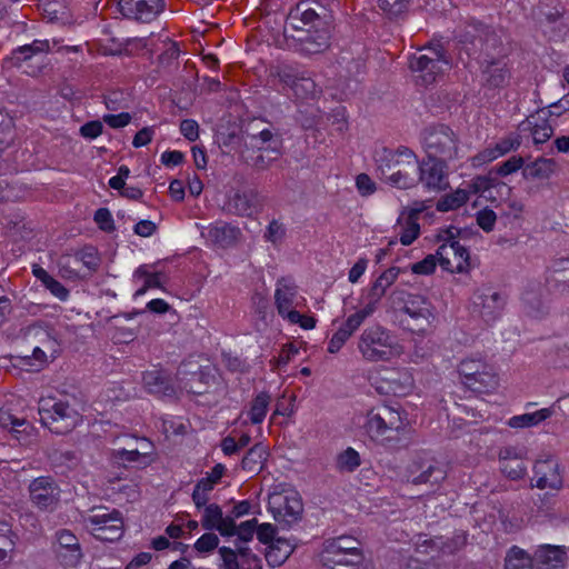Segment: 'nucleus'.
I'll return each instance as SVG.
<instances>
[{"instance_id":"obj_38","label":"nucleus","mask_w":569,"mask_h":569,"mask_svg":"<svg viewBox=\"0 0 569 569\" xmlns=\"http://www.w3.org/2000/svg\"><path fill=\"white\" fill-rule=\"evenodd\" d=\"M535 560L523 549L513 546L505 559V569H533Z\"/></svg>"},{"instance_id":"obj_15","label":"nucleus","mask_w":569,"mask_h":569,"mask_svg":"<svg viewBox=\"0 0 569 569\" xmlns=\"http://www.w3.org/2000/svg\"><path fill=\"white\" fill-rule=\"evenodd\" d=\"M31 501L42 510H52L59 502L60 489L51 477H38L29 486Z\"/></svg>"},{"instance_id":"obj_24","label":"nucleus","mask_w":569,"mask_h":569,"mask_svg":"<svg viewBox=\"0 0 569 569\" xmlns=\"http://www.w3.org/2000/svg\"><path fill=\"white\" fill-rule=\"evenodd\" d=\"M400 273V268L391 267L383 271L371 284L366 295L365 307L375 312L387 289L391 287Z\"/></svg>"},{"instance_id":"obj_19","label":"nucleus","mask_w":569,"mask_h":569,"mask_svg":"<svg viewBox=\"0 0 569 569\" xmlns=\"http://www.w3.org/2000/svg\"><path fill=\"white\" fill-rule=\"evenodd\" d=\"M263 207V199L254 189L236 191L227 202L228 211L241 216L251 217L258 213Z\"/></svg>"},{"instance_id":"obj_5","label":"nucleus","mask_w":569,"mask_h":569,"mask_svg":"<svg viewBox=\"0 0 569 569\" xmlns=\"http://www.w3.org/2000/svg\"><path fill=\"white\" fill-rule=\"evenodd\" d=\"M358 350L363 359L370 362L390 361L400 355V347L393 342L389 331L379 325L362 331Z\"/></svg>"},{"instance_id":"obj_8","label":"nucleus","mask_w":569,"mask_h":569,"mask_svg":"<svg viewBox=\"0 0 569 569\" xmlns=\"http://www.w3.org/2000/svg\"><path fill=\"white\" fill-rule=\"evenodd\" d=\"M450 62L441 44H432L419 50L409 59V68L419 73L421 83L425 86L436 81L437 76L448 69Z\"/></svg>"},{"instance_id":"obj_13","label":"nucleus","mask_w":569,"mask_h":569,"mask_svg":"<svg viewBox=\"0 0 569 569\" xmlns=\"http://www.w3.org/2000/svg\"><path fill=\"white\" fill-rule=\"evenodd\" d=\"M271 76L278 78L281 83L290 87L298 98H313L319 92L315 80L306 72H299L292 66H277L271 70Z\"/></svg>"},{"instance_id":"obj_44","label":"nucleus","mask_w":569,"mask_h":569,"mask_svg":"<svg viewBox=\"0 0 569 569\" xmlns=\"http://www.w3.org/2000/svg\"><path fill=\"white\" fill-rule=\"evenodd\" d=\"M467 538L465 535H456L450 539L443 540L441 537H436L432 542L438 546L442 553L452 555L460 550L466 545Z\"/></svg>"},{"instance_id":"obj_59","label":"nucleus","mask_w":569,"mask_h":569,"mask_svg":"<svg viewBox=\"0 0 569 569\" xmlns=\"http://www.w3.org/2000/svg\"><path fill=\"white\" fill-rule=\"evenodd\" d=\"M569 273V259L561 258L551 264L550 268H548L547 271V278L546 280L555 279V277H562L567 276Z\"/></svg>"},{"instance_id":"obj_62","label":"nucleus","mask_w":569,"mask_h":569,"mask_svg":"<svg viewBox=\"0 0 569 569\" xmlns=\"http://www.w3.org/2000/svg\"><path fill=\"white\" fill-rule=\"evenodd\" d=\"M219 553L222 559L223 569H240L237 552L228 547H221Z\"/></svg>"},{"instance_id":"obj_14","label":"nucleus","mask_w":569,"mask_h":569,"mask_svg":"<svg viewBox=\"0 0 569 569\" xmlns=\"http://www.w3.org/2000/svg\"><path fill=\"white\" fill-rule=\"evenodd\" d=\"M447 163L437 160H422L418 166L417 182L431 192H440L449 187Z\"/></svg>"},{"instance_id":"obj_17","label":"nucleus","mask_w":569,"mask_h":569,"mask_svg":"<svg viewBox=\"0 0 569 569\" xmlns=\"http://www.w3.org/2000/svg\"><path fill=\"white\" fill-rule=\"evenodd\" d=\"M121 13L130 19L149 22L164 8L163 0H119Z\"/></svg>"},{"instance_id":"obj_29","label":"nucleus","mask_w":569,"mask_h":569,"mask_svg":"<svg viewBox=\"0 0 569 569\" xmlns=\"http://www.w3.org/2000/svg\"><path fill=\"white\" fill-rule=\"evenodd\" d=\"M261 124L262 121L251 120L241 130L244 143L247 144V140H249L251 146L259 150L273 140V132L269 128H261Z\"/></svg>"},{"instance_id":"obj_60","label":"nucleus","mask_w":569,"mask_h":569,"mask_svg":"<svg viewBox=\"0 0 569 569\" xmlns=\"http://www.w3.org/2000/svg\"><path fill=\"white\" fill-rule=\"evenodd\" d=\"M356 187L359 193L363 197H368L376 191V183L367 173H360L356 178Z\"/></svg>"},{"instance_id":"obj_4","label":"nucleus","mask_w":569,"mask_h":569,"mask_svg":"<svg viewBox=\"0 0 569 569\" xmlns=\"http://www.w3.org/2000/svg\"><path fill=\"white\" fill-rule=\"evenodd\" d=\"M421 137L428 159L448 163L459 158L460 139L449 126H430L423 130Z\"/></svg>"},{"instance_id":"obj_21","label":"nucleus","mask_w":569,"mask_h":569,"mask_svg":"<svg viewBox=\"0 0 569 569\" xmlns=\"http://www.w3.org/2000/svg\"><path fill=\"white\" fill-rule=\"evenodd\" d=\"M299 42V50L306 54H317L327 50L330 46V28L308 29L292 36Z\"/></svg>"},{"instance_id":"obj_57","label":"nucleus","mask_w":569,"mask_h":569,"mask_svg":"<svg viewBox=\"0 0 569 569\" xmlns=\"http://www.w3.org/2000/svg\"><path fill=\"white\" fill-rule=\"evenodd\" d=\"M134 277L139 279H144L146 288H160L161 283L159 280V273H151L149 272L147 266H140L134 271Z\"/></svg>"},{"instance_id":"obj_42","label":"nucleus","mask_w":569,"mask_h":569,"mask_svg":"<svg viewBox=\"0 0 569 569\" xmlns=\"http://www.w3.org/2000/svg\"><path fill=\"white\" fill-rule=\"evenodd\" d=\"M398 223L400 227V231H399L400 242L403 246H410L418 238V236L420 233V226H419L418 221L402 214L398 219Z\"/></svg>"},{"instance_id":"obj_23","label":"nucleus","mask_w":569,"mask_h":569,"mask_svg":"<svg viewBox=\"0 0 569 569\" xmlns=\"http://www.w3.org/2000/svg\"><path fill=\"white\" fill-rule=\"evenodd\" d=\"M535 486L539 489H560L562 477L555 459L538 460L533 467Z\"/></svg>"},{"instance_id":"obj_32","label":"nucleus","mask_w":569,"mask_h":569,"mask_svg":"<svg viewBox=\"0 0 569 569\" xmlns=\"http://www.w3.org/2000/svg\"><path fill=\"white\" fill-rule=\"evenodd\" d=\"M50 43L48 40H34L30 44L21 46L14 49L11 53L10 61L13 66L18 67L23 61L29 60L31 57L38 53L49 52Z\"/></svg>"},{"instance_id":"obj_54","label":"nucleus","mask_w":569,"mask_h":569,"mask_svg":"<svg viewBox=\"0 0 569 569\" xmlns=\"http://www.w3.org/2000/svg\"><path fill=\"white\" fill-rule=\"evenodd\" d=\"M521 144L519 136H508L496 143L497 153L501 157L512 150H517Z\"/></svg>"},{"instance_id":"obj_45","label":"nucleus","mask_w":569,"mask_h":569,"mask_svg":"<svg viewBox=\"0 0 569 569\" xmlns=\"http://www.w3.org/2000/svg\"><path fill=\"white\" fill-rule=\"evenodd\" d=\"M360 465L359 453L352 449L348 448L338 456L337 459V468L340 471H353Z\"/></svg>"},{"instance_id":"obj_47","label":"nucleus","mask_w":569,"mask_h":569,"mask_svg":"<svg viewBox=\"0 0 569 569\" xmlns=\"http://www.w3.org/2000/svg\"><path fill=\"white\" fill-rule=\"evenodd\" d=\"M373 312H371L369 309L363 307L362 309L358 310L357 312L350 315L346 321L342 323L341 328L346 330L350 336L353 335L355 331H357L360 326L363 323V321L370 317Z\"/></svg>"},{"instance_id":"obj_52","label":"nucleus","mask_w":569,"mask_h":569,"mask_svg":"<svg viewBox=\"0 0 569 569\" xmlns=\"http://www.w3.org/2000/svg\"><path fill=\"white\" fill-rule=\"evenodd\" d=\"M219 538L212 532L202 535L194 543V549L199 552H209L218 547Z\"/></svg>"},{"instance_id":"obj_28","label":"nucleus","mask_w":569,"mask_h":569,"mask_svg":"<svg viewBox=\"0 0 569 569\" xmlns=\"http://www.w3.org/2000/svg\"><path fill=\"white\" fill-rule=\"evenodd\" d=\"M209 239L221 248H228L237 243L241 236L238 227L227 222H217L209 228Z\"/></svg>"},{"instance_id":"obj_1","label":"nucleus","mask_w":569,"mask_h":569,"mask_svg":"<svg viewBox=\"0 0 569 569\" xmlns=\"http://www.w3.org/2000/svg\"><path fill=\"white\" fill-rule=\"evenodd\" d=\"M366 430L371 440L388 449L405 446L411 431L406 413L386 405L368 412Z\"/></svg>"},{"instance_id":"obj_11","label":"nucleus","mask_w":569,"mask_h":569,"mask_svg":"<svg viewBox=\"0 0 569 569\" xmlns=\"http://www.w3.org/2000/svg\"><path fill=\"white\" fill-rule=\"evenodd\" d=\"M439 239L445 242L437 249V257L440 267L449 272H466L470 268V256L459 241L455 240L451 230H442Z\"/></svg>"},{"instance_id":"obj_20","label":"nucleus","mask_w":569,"mask_h":569,"mask_svg":"<svg viewBox=\"0 0 569 569\" xmlns=\"http://www.w3.org/2000/svg\"><path fill=\"white\" fill-rule=\"evenodd\" d=\"M473 303L481 318L489 323L501 316L506 305V297L488 288L475 295Z\"/></svg>"},{"instance_id":"obj_16","label":"nucleus","mask_w":569,"mask_h":569,"mask_svg":"<svg viewBox=\"0 0 569 569\" xmlns=\"http://www.w3.org/2000/svg\"><path fill=\"white\" fill-rule=\"evenodd\" d=\"M493 187L495 184L491 179L487 177H477L470 184V188L472 189L471 191L466 189H457L455 192L443 196L437 202V210L441 212L456 210L469 200L471 192L479 193L488 191L490 193V190Z\"/></svg>"},{"instance_id":"obj_27","label":"nucleus","mask_w":569,"mask_h":569,"mask_svg":"<svg viewBox=\"0 0 569 569\" xmlns=\"http://www.w3.org/2000/svg\"><path fill=\"white\" fill-rule=\"evenodd\" d=\"M410 481L413 485L438 483L445 478L441 469L432 463L416 460L409 466Z\"/></svg>"},{"instance_id":"obj_50","label":"nucleus","mask_w":569,"mask_h":569,"mask_svg":"<svg viewBox=\"0 0 569 569\" xmlns=\"http://www.w3.org/2000/svg\"><path fill=\"white\" fill-rule=\"evenodd\" d=\"M438 257L428 254L423 260L411 264V271L417 274H431L437 266Z\"/></svg>"},{"instance_id":"obj_43","label":"nucleus","mask_w":569,"mask_h":569,"mask_svg":"<svg viewBox=\"0 0 569 569\" xmlns=\"http://www.w3.org/2000/svg\"><path fill=\"white\" fill-rule=\"evenodd\" d=\"M522 302L526 307L528 315L532 317H539L547 312V308L541 298V295L533 289L527 290L522 295Z\"/></svg>"},{"instance_id":"obj_25","label":"nucleus","mask_w":569,"mask_h":569,"mask_svg":"<svg viewBox=\"0 0 569 569\" xmlns=\"http://www.w3.org/2000/svg\"><path fill=\"white\" fill-rule=\"evenodd\" d=\"M482 79L486 87L496 89L505 87L510 79V71L503 59L485 60Z\"/></svg>"},{"instance_id":"obj_56","label":"nucleus","mask_w":569,"mask_h":569,"mask_svg":"<svg viewBox=\"0 0 569 569\" xmlns=\"http://www.w3.org/2000/svg\"><path fill=\"white\" fill-rule=\"evenodd\" d=\"M284 234L286 229L283 224L279 223L277 220H272L267 228L264 239L276 244L283 239Z\"/></svg>"},{"instance_id":"obj_61","label":"nucleus","mask_w":569,"mask_h":569,"mask_svg":"<svg viewBox=\"0 0 569 569\" xmlns=\"http://www.w3.org/2000/svg\"><path fill=\"white\" fill-rule=\"evenodd\" d=\"M257 519L248 520L242 522L239 527H237L236 535L238 536V540L240 542H248L253 538L254 532L257 531Z\"/></svg>"},{"instance_id":"obj_36","label":"nucleus","mask_w":569,"mask_h":569,"mask_svg":"<svg viewBox=\"0 0 569 569\" xmlns=\"http://www.w3.org/2000/svg\"><path fill=\"white\" fill-rule=\"evenodd\" d=\"M553 413L551 408H543L535 412L515 416L509 420L511 428H528L537 426L546 419L550 418Z\"/></svg>"},{"instance_id":"obj_6","label":"nucleus","mask_w":569,"mask_h":569,"mask_svg":"<svg viewBox=\"0 0 569 569\" xmlns=\"http://www.w3.org/2000/svg\"><path fill=\"white\" fill-rule=\"evenodd\" d=\"M38 412L41 423L57 435L70 432L80 420L77 410L68 402L51 397L40 399Z\"/></svg>"},{"instance_id":"obj_55","label":"nucleus","mask_w":569,"mask_h":569,"mask_svg":"<svg viewBox=\"0 0 569 569\" xmlns=\"http://www.w3.org/2000/svg\"><path fill=\"white\" fill-rule=\"evenodd\" d=\"M298 352L299 348L295 343L290 342L284 345L279 356L274 359L276 366L278 368L287 366Z\"/></svg>"},{"instance_id":"obj_7","label":"nucleus","mask_w":569,"mask_h":569,"mask_svg":"<svg viewBox=\"0 0 569 569\" xmlns=\"http://www.w3.org/2000/svg\"><path fill=\"white\" fill-rule=\"evenodd\" d=\"M461 382L475 392H489L497 388L495 368L481 357H467L458 365Z\"/></svg>"},{"instance_id":"obj_12","label":"nucleus","mask_w":569,"mask_h":569,"mask_svg":"<svg viewBox=\"0 0 569 569\" xmlns=\"http://www.w3.org/2000/svg\"><path fill=\"white\" fill-rule=\"evenodd\" d=\"M329 18L330 16L321 6L310 1H300L290 10L284 30L287 31L288 27L298 32H302L308 29L316 30L317 28L329 26Z\"/></svg>"},{"instance_id":"obj_48","label":"nucleus","mask_w":569,"mask_h":569,"mask_svg":"<svg viewBox=\"0 0 569 569\" xmlns=\"http://www.w3.org/2000/svg\"><path fill=\"white\" fill-rule=\"evenodd\" d=\"M302 511L301 502L296 499H289L288 497H283V502L279 503L278 513L283 516H289L292 520H297Z\"/></svg>"},{"instance_id":"obj_26","label":"nucleus","mask_w":569,"mask_h":569,"mask_svg":"<svg viewBox=\"0 0 569 569\" xmlns=\"http://www.w3.org/2000/svg\"><path fill=\"white\" fill-rule=\"evenodd\" d=\"M500 469L511 480L521 479L527 471V466L523 458L512 447H507L500 450Z\"/></svg>"},{"instance_id":"obj_53","label":"nucleus","mask_w":569,"mask_h":569,"mask_svg":"<svg viewBox=\"0 0 569 569\" xmlns=\"http://www.w3.org/2000/svg\"><path fill=\"white\" fill-rule=\"evenodd\" d=\"M96 223L103 231L110 232L114 230L112 216L107 208H100L94 212L93 217Z\"/></svg>"},{"instance_id":"obj_37","label":"nucleus","mask_w":569,"mask_h":569,"mask_svg":"<svg viewBox=\"0 0 569 569\" xmlns=\"http://www.w3.org/2000/svg\"><path fill=\"white\" fill-rule=\"evenodd\" d=\"M296 295L297 290L295 286L289 284L284 279L278 281L274 299L278 312L281 316H284V312L291 308Z\"/></svg>"},{"instance_id":"obj_40","label":"nucleus","mask_w":569,"mask_h":569,"mask_svg":"<svg viewBox=\"0 0 569 569\" xmlns=\"http://www.w3.org/2000/svg\"><path fill=\"white\" fill-rule=\"evenodd\" d=\"M271 396L268 392L258 393L251 401L250 409L248 411L251 423H261L267 415Z\"/></svg>"},{"instance_id":"obj_63","label":"nucleus","mask_w":569,"mask_h":569,"mask_svg":"<svg viewBox=\"0 0 569 569\" xmlns=\"http://www.w3.org/2000/svg\"><path fill=\"white\" fill-rule=\"evenodd\" d=\"M103 124L99 120L86 122L80 127V134L86 139H94L102 133Z\"/></svg>"},{"instance_id":"obj_35","label":"nucleus","mask_w":569,"mask_h":569,"mask_svg":"<svg viewBox=\"0 0 569 569\" xmlns=\"http://www.w3.org/2000/svg\"><path fill=\"white\" fill-rule=\"evenodd\" d=\"M291 552V545L287 540L278 538L269 546L266 560L272 567L281 566Z\"/></svg>"},{"instance_id":"obj_3","label":"nucleus","mask_w":569,"mask_h":569,"mask_svg":"<svg viewBox=\"0 0 569 569\" xmlns=\"http://www.w3.org/2000/svg\"><path fill=\"white\" fill-rule=\"evenodd\" d=\"M419 161L409 148L385 151L378 160V169L383 179L399 189H408L417 183Z\"/></svg>"},{"instance_id":"obj_41","label":"nucleus","mask_w":569,"mask_h":569,"mask_svg":"<svg viewBox=\"0 0 569 569\" xmlns=\"http://www.w3.org/2000/svg\"><path fill=\"white\" fill-rule=\"evenodd\" d=\"M17 536L12 532L11 526L0 521V562L11 558L16 548Z\"/></svg>"},{"instance_id":"obj_46","label":"nucleus","mask_w":569,"mask_h":569,"mask_svg":"<svg viewBox=\"0 0 569 569\" xmlns=\"http://www.w3.org/2000/svg\"><path fill=\"white\" fill-rule=\"evenodd\" d=\"M222 509L217 503L206 506L201 525L206 530H212L218 527L219 521L222 520Z\"/></svg>"},{"instance_id":"obj_34","label":"nucleus","mask_w":569,"mask_h":569,"mask_svg":"<svg viewBox=\"0 0 569 569\" xmlns=\"http://www.w3.org/2000/svg\"><path fill=\"white\" fill-rule=\"evenodd\" d=\"M268 457L267 447L262 443H256L248 450L241 461V467L249 473H258L266 462Z\"/></svg>"},{"instance_id":"obj_51","label":"nucleus","mask_w":569,"mask_h":569,"mask_svg":"<svg viewBox=\"0 0 569 569\" xmlns=\"http://www.w3.org/2000/svg\"><path fill=\"white\" fill-rule=\"evenodd\" d=\"M523 163L525 161L522 157L512 156L508 160L503 161L499 167H497L496 172L499 176L505 177L516 172L520 168H523Z\"/></svg>"},{"instance_id":"obj_2","label":"nucleus","mask_w":569,"mask_h":569,"mask_svg":"<svg viewBox=\"0 0 569 569\" xmlns=\"http://www.w3.org/2000/svg\"><path fill=\"white\" fill-rule=\"evenodd\" d=\"M388 301L393 310L403 312L401 322L411 332H427L435 320L432 305L422 296L396 288L389 295Z\"/></svg>"},{"instance_id":"obj_39","label":"nucleus","mask_w":569,"mask_h":569,"mask_svg":"<svg viewBox=\"0 0 569 569\" xmlns=\"http://www.w3.org/2000/svg\"><path fill=\"white\" fill-rule=\"evenodd\" d=\"M323 549L328 550L329 553L332 552H361L360 542L350 536H340L333 539H329L325 542Z\"/></svg>"},{"instance_id":"obj_30","label":"nucleus","mask_w":569,"mask_h":569,"mask_svg":"<svg viewBox=\"0 0 569 569\" xmlns=\"http://www.w3.org/2000/svg\"><path fill=\"white\" fill-rule=\"evenodd\" d=\"M322 563L330 569H355L362 561L361 552H332L323 549L321 552Z\"/></svg>"},{"instance_id":"obj_64","label":"nucleus","mask_w":569,"mask_h":569,"mask_svg":"<svg viewBox=\"0 0 569 569\" xmlns=\"http://www.w3.org/2000/svg\"><path fill=\"white\" fill-rule=\"evenodd\" d=\"M76 259L83 262L89 269L94 270L99 266L97 251L93 248H86L76 254Z\"/></svg>"},{"instance_id":"obj_9","label":"nucleus","mask_w":569,"mask_h":569,"mask_svg":"<svg viewBox=\"0 0 569 569\" xmlns=\"http://www.w3.org/2000/svg\"><path fill=\"white\" fill-rule=\"evenodd\" d=\"M23 343L31 350V356H24L23 360H36L39 367L48 362V358H56L59 352V343L53 330L41 325H31L23 330Z\"/></svg>"},{"instance_id":"obj_18","label":"nucleus","mask_w":569,"mask_h":569,"mask_svg":"<svg viewBox=\"0 0 569 569\" xmlns=\"http://www.w3.org/2000/svg\"><path fill=\"white\" fill-rule=\"evenodd\" d=\"M57 558L63 567H76L81 558L82 550L79 539L68 529H61L56 533Z\"/></svg>"},{"instance_id":"obj_31","label":"nucleus","mask_w":569,"mask_h":569,"mask_svg":"<svg viewBox=\"0 0 569 569\" xmlns=\"http://www.w3.org/2000/svg\"><path fill=\"white\" fill-rule=\"evenodd\" d=\"M144 388L149 393L168 396L173 392L170 379L160 370H151L143 373Z\"/></svg>"},{"instance_id":"obj_49","label":"nucleus","mask_w":569,"mask_h":569,"mask_svg":"<svg viewBox=\"0 0 569 569\" xmlns=\"http://www.w3.org/2000/svg\"><path fill=\"white\" fill-rule=\"evenodd\" d=\"M408 0H377L379 8L390 18L400 16L407 9Z\"/></svg>"},{"instance_id":"obj_22","label":"nucleus","mask_w":569,"mask_h":569,"mask_svg":"<svg viewBox=\"0 0 569 569\" xmlns=\"http://www.w3.org/2000/svg\"><path fill=\"white\" fill-rule=\"evenodd\" d=\"M536 569H565L567 550L563 546L541 545L533 552Z\"/></svg>"},{"instance_id":"obj_33","label":"nucleus","mask_w":569,"mask_h":569,"mask_svg":"<svg viewBox=\"0 0 569 569\" xmlns=\"http://www.w3.org/2000/svg\"><path fill=\"white\" fill-rule=\"evenodd\" d=\"M556 169V162L553 159L539 158L536 161L528 163L522 169V176L525 179H548Z\"/></svg>"},{"instance_id":"obj_10","label":"nucleus","mask_w":569,"mask_h":569,"mask_svg":"<svg viewBox=\"0 0 569 569\" xmlns=\"http://www.w3.org/2000/svg\"><path fill=\"white\" fill-rule=\"evenodd\" d=\"M93 537L101 541L113 542L119 540L124 531L121 513L113 509L109 511L106 507H94L90 515L84 518Z\"/></svg>"},{"instance_id":"obj_58","label":"nucleus","mask_w":569,"mask_h":569,"mask_svg":"<svg viewBox=\"0 0 569 569\" xmlns=\"http://www.w3.org/2000/svg\"><path fill=\"white\" fill-rule=\"evenodd\" d=\"M496 220L497 214L490 209H483L477 213V223L486 232H489L493 229Z\"/></svg>"}]
</instances>
